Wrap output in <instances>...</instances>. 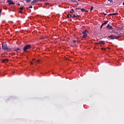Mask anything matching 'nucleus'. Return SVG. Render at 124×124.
I'll return each mask as SVG.
<instances>
[{
    "instance_id": "nucleus-16",
    "label": "nucleus",
    "mask_w": 124,
    "mask_h": 124,
    "mask_svg": "<svg viewBox=\"0 0 124 124\" xmlns=\"http://www.w3.org/2000/svg\"><path fill=\"white\" fill-rule=\"evenodd\" d=\"M72 19H75V18H77V17L75 16V14L73 15V16H72Z\"/></svg>"
},
{
    "instance_id": "nucleus-30",
    "label": "nucleus",
    "mask_w": 124,
    "mask_h": 124,
    "mask_svg": "<svg viewBox=\"0 0 124 124\" xmlns=\"http://www.w3.org/2000/svg\"><path fill=\"white\" fill-rule=\"evenodd\" d=\"M103 15H105V16H107V14H105L104 13H103Z\"/></svg>"
},
{
    "instance_id": "nucleus-7",
    "label": "nucleus",
    "mask_w": 124,
    "mask_h": 124,
    "mask_svg": "<svg viewBox=\"0 0 124 124\" xmlns=\"http://www.w3.org/2000/svg\"><path fill=\"white\" fill-rule=\"evenodd\" d=\"M107 29H109V30H113L112 26H110V24L107 25Z\"/></svg>"
},
{
    "instance_id": "nucleus-27",
    "label": "nucleus",
    "mask_w": 124,
    "mask_h": 124,
    "mask_svg": "<svg viewBox=\"0 0 124 124\" xmlns=\"http://www.w3.org/2000/svg\"><path fill=\"white\" fill-rule=\"evenodd\" d=\"M67 18H69V15H67Z\"/></svg>"
},
{
    "instance_id": "nucleus-9",
    "label": "nucleus",
    "mask_w": 124,
    "mask_h": 124,
    "mask_svg": "<svg viewBox=\"0 0 124 124\" xmlns=\"http://www.w3.org/2000/svg\"><path fill=\"white\" fill-rule=\"evenodd\" d=\"M117 15H118V13L110 14H109L108 16H117Z\"/></svg>"
},
{
    "instance_id": "nucleus-6",
    "label": "nucleus",
    "mask_w": 124,
    "mask_h": 124,
    "mask_svg": "<svg viewBox=\"0 0 124 124\" xmlns=\"http://www.w3.org/2000/svg\"><path fill=\"white\" fill-rule=\"evenodd\" d=\"M8 3V4L9 5H14V2H13V0H8L7 1Z\"/></svg>"
},
{
    "instance_id": "nucleus-29",
    "label": "nucleus",
    "mask_w": 124,
    "mask_h": 124,
    "mask_svg": "<svg viewBox=\"0 0 124 124\" xmlns=\"http://www.w3.org/2000/svg\"><path fill=\"white\" fill-rule=\"evenodd\" d=\"M108 0V1H109V2H111L112 1V0Z\"/></svg>"
},
{
    "instance_id": "nucleus-11",
    "label": "nucleus",
    "mask_w": 124,
    "mask_h": 124,
    "mask_svg": "<svg viewBox=\"0 0 124 124\" xmlns=\"http://www.w3.org/2000/svg\"><path fill=\"white\" fill-rule=\"evenodd\" d=\"M80 11H81V12H86V13L88 12V11H87V10H85L84 9H80Z\"/></svg>"
},
{
    "instance_id": "nucleus-23",
    "label": "nucleus",
    "mask_w": 124,
    "mask_h": 124,
    "mask_svg": "<svg viewBox=\"0 0 124 124\" xmlns=\"http://www.w3.org/2000/svg\"><path fill=\"white\" fill-rule=\"evenodd\" d=\"M72 42H73V44H75L77 42V40H75L74 41H73Z\"/></svg>"
},
{
    "instance_id": "nucleus-35",
    "label": "nucleus",
    "mask_w": 124,
    "mask_h": 124,
    "mask_svg": "<svg viewBox=\"0 0 124 124\" xmlns=\"http://www.w3.org/2000/svg\"><path fill=\"white\" fill-rule=\"evenodd\" d=\"M70 17H72V16H71V15H70Z\"/></svg>"
},
{
    "instance_id": "nucleus-14",
    "label": "nucleus",
    "mask_w": 124,
    "mask_h": 124,
    "mask_svg": "<svg viewBox=\"0 0 124 124\" xmlns=\"http://www.w3.org/2000/svg\"><path fill=\"white\" fill-rule=\"evenodd\" d=\"M70 13L72 14H74V10L73 9H71V10L70 11Z\"/></svg>"
},
{
    "instance_id": "nucleus-3",
    "label": "nucleus",
    "mask_w": 124,
    "mask_h": 124,
    "mask_svg": "<svg viewBox=\"0 0 124 124\" xmlns=\"http://www.w3.org/2000/svg\"><path fill=\"white\" fill-rule=\"evenodd\" d=\"M118 37V36L116 35H113L108 36V38H109L110 40L116 39H117Z\"/></svg>"
},
{
    "instance_id": "nucleus-15",
    "label": "nucleus",
    "mask_w": 124,
    "mask_h": 124,
    "mask_svg": "<svg viewBox=\"0 0 124 124\" xmlns=\"http://www.w3.org/2000/svg\"><path fill=\"white\" fill-rule=\"evenodd\" d=\"M108 23V21H106L105 22H104L103 24H102V25H106L107 23Z\"/></svg>"
},
{
    "instance_id": "nucleus-38",
    "label": "nucleus",
    "mask_w": 124,
    "mask_h": 124,
    "mask_svg": "<svg viewBox=\"0 0 124 124\" xmlns=\"http://www.w3.org/2000/svg\"><path fill=\"white\" fill-rule=\"evenodd\" d=\"M31 64H32V62H31Z\"/></svg>"
},
{
    "instance_id": "nucleus-13",
    "label": "nucleus",
    "mask_w": 124,
    "mask_h": 124,
    "mask_svg": "<svg viewBox=\"0 0 124 124\" xmlns=\"http://www.w3.org/2000/svg\"><path fill=\"white\" fill-rule=\"evenodd\" d=\"M17 51H21L19 48H16V49L14 50V51L17 52Z\"/></svg>"
},
{
    "instance_id": "nucleus-33",
    "label": "nucleus",
    "mask_w": 124,
    "mask_h": 124,
    "mask_svg": "<svg viewBox=\"0 0 124 124\" xmlns=\"http://www.w3.org/2000/svg\"><path fill=\"white\" fill-rule=\"evenodd\" d=\"M37 62H40V60H37Z\"/></svg>"
},
{
    "instance_id": "nucleus-10",
    "label": "nucleus",
    "mask_w": 124,
    "mask_h": 124,
    "mask_svg": "<svg viewBox=\"0 0 124 124\" xmlns=\"http://www.w3.org/2000/svg\"><path fill=\"white\" fill-rule=\"evenodd\" d=\"M112 32L115 34H119L118 30L112 31Z\"/></svg>"
},
{
    "instance_id": "nucleus-40",
    "label": "nucleus",
    "mask_w": 124,
    "mask_h": 124,
    "mask_svg": "<svg viewBox=\"0 0 124 124\" xmlns=\"http://www.w3.org/2000/svg\"><path fill=\"white\" fill-rule=\"evenodd\" d=\"M77 5H78V4H77Z\"/></svg>"
},
{
    "instance_id": "nucleus-1",
    "label": "nucleus",
    "mask_w": 124,
    "mask_h": 124,
    "mask_svg": "<svg viewBox=\"0 0 124 124\" xmlns=\"http://www.w3.org/2000/svg\"><path fill=\"white\" fill-rule=\"evenodd\" d=\"M2 49L7 51H11V48L7 46V44L5 43L2 44Z\"/></svg>"
},
{
    "instance_id": "nucleus-17",
    "label": "nucleus",
    "mask_w": 124,
    "mask_h": 124,
    "mask_svg": "<svg viewBox=\"0 0 124 124\" xmlns=\"http://www.w3.org/2000/svg\"><path fill=\"white\" fill-rule=\"evenodd\" d=\"M81 9H81V8H80V7H78V8H76V10H81Z\"/></svg>"
},
{
    "instance_id": "nucleus-22",
    "label": "nucleus",
    "mask_w": 124,
    "mask_h": 124,
    "mask_svg": "<svg viewBox=\"0 0 124 124\" xmlns=\"http://www.w3.org/2000/svg\"><path fill=\"white\" fill-rule=\"evenodd\" d=\"M2 9L0 10V16H1V14L2 13Z\"/></svg>"
},
{
    "instance_id": "nucleus-4",
    "label": "nucleus",
    "mask_w": 124,
    "mask_h": 124,
    "mask_svg": "<svg viewBox=\"0 0 124 124\" xmlns=\"http://www.w3.org/2000/svg\"><path fill=\"white\" fill-rule=\"evenodd\" d=\"M88 32V31H87V30L84 31L83 32H82V34H83V38H85L86 37H87V33Z\"/></svg>"
},
{
    "instance_id": "nucleus-18",
    "label": "nucleus",
    "mask_w": 124,
    "mask_h": 124,
    "mask_svg": "<svg viewBox=\"0 0 124 124\" xmlns=\"http://www.w3.org/2000/svg\"><path fill=\"white\" fill-rule=\"evenodd\" d=\"M122 30V28H118V29L116 31H121Z\"/></svg>"
},
{
    "instance_id": "nucleus-19",
    "label": "nucleus",
    "mask_w": 124,
    "mask_h": 124,
    "mask_svg": "<svg viewBox=\"0 0 124 124\" xmlns=\"http://www.w3.org/2000/svg\"><path fill=\"white\" fill-rule=\"evenodd\" d=\"M30 1H31V0H26V2H27V3H29Z\"/></svg>"
},
{
    "instance_id": "nucleus-26",
    "label": "nucleus",
    "mask_w": 124,
    "mask_h": 124,
    "mask_svg": "<svg viewBox=\"0 0 124 124\" xmlns=\"http://www.w3.org/2000/svg\"><path fill=\"white\" fill-rule=\"evenodd\" d=\"M101 50H106V48H101Z\"/></svg>"
},
{
    "instance_id": "nucleus-8",
    "label": "nucleus",
    "mask_w": 124,
    "mask_h": 124,
    "mask_svg": "<svg viewBox=\"0 0 124 124\" xmlns=\"http://www.w3.org/2000/svg\"><path fill=\"white\" fill-rule=\"evenodd\" d=\"M38 1H41V0H33V1L31 2V4H32L33 3H37Z\"/></svg>"
},
{
    "instance_id": "nucleus-34",
    "label": "nucleus",
    "mask_w": 124,
    "mask_h": 124,
    "mask_svg": "<svg viewBox=\"0 0 124 124\" xmlns=\"http://www.w3.org/2000/svg\"><path fill=\"white\" fill-rule=\"evenodd\" d=\"M35 61V59H32V61Z\"/></svg>"
},
{
    "instance_id": "nucleus-12",
    "label": "nucleus",
    "mask_w": 124,
    "mask_h": 124,
    "mask_svg": "<svg viewBox=\"0 0 124 124\" xmlns=\"http://www.w3.org/2000/svg\"><path fill=\"white\" fill-rule=\"evenodd\" d=\"M8 62V59H6L2 60V62Z\"/></svg>"
},
{
    "instance_id": "nucleus-2",
    "label": "nucleus",
    "mask_w": 124,
    "mask_h": 124,
    "mask_svg": "<svg viewBox=\"0 0 124 124\" xmlns=\"http://www.w3.org/2000/svg\"><path fill=\"white\" fill-rule=\"evenodd\" d=\"M31 45H26L25 46H24V47H23V49L24 52H27V50H30L31 49Z\"/></svg>"
},
{
    "instance_id": "nucleus-37",
    "label": "nucleus",
    "mask_w": 124,
    "mask_h": 124,
    "mask_svg": "<svg viewBox=\"0 0 124 124\" xmlns=\"http://www.w3.org/2000/svg\"><path fill=\"white\" fill-rule=\"evenodd\" d=\"M17 5L19 6V5H20V4H17Z\"/></svg>"
},
{
    "instance_id": "nucleus-25",
    "label": "nucleus",
    "mask_w": 124,
    "mask_h": 124,
    "mask_svg": "<svg viewBox=\"0 0 124 124\" xmlns=\"http://www.w3.org/2000/svg\"><path fill=\"white\" fill-rule=\"evenodd\" d=\"M104 26V25L101 24V27H100V28L102 29V27H103Z\"/></svg>"
},
{
    "instance_id": "nucleus-32",
    "label": "nucleus",
    "mask_w": 124,
    "mask_h": 124,
    "mask_svg": "<svg viewBox=\"0 0 124 124\" xmlns=\"http://www.w3.org/2000/svg\"><path fill=\"white\" fill-rule=\"evenodd\" d=\"M76 16L77 18H78V17H79V16H78H78Z\"/></svg>"
},
{
    "instance_id": "nucleus-39",
    "label": "nucleus",
    "mask_w": 124,
    "mask_h": 124,
    "mask_svg": "<svg viewBox=\"0 0 124 124\" xmlns=\"http://www.w3.org/2000/svg\"><path fill=\"white\" fill-rule=\"evenodd\" d=\"M74 2H77V1L75 0Z\"/></svg>"
},
{
    "instance_id": "nucleus-28",
    "label": "nucleus",
    "mask_w": 124,
    "mask_h": 124,
    "mask_svg": "<svg viewBox=\"0 0 124 124\" xmlns=\"http://www.w3.org/2000/svg\"><path fill=\"white\" fill-rule=\"evenodd\" d=\"M45 4L46 5H48L49 3H46Z\"/></svg>"
},
{
    "instance_id": "nucleus-36",
    "label": "nucleus",
    "mask_w": 124,
    "mask_h": 124,
    "mask_svg": "<svg viewBox=\"0 0 124 124\" xmlns=\"http://www.w3.org/2000/svg\"><path fill=\"white\" fill-rule=\"evenodd\" d=\"M123 5H124V2H123Z\"/></svg>"
},
{
    "instance_id": "nucleus-20",
    "label": "nucleus",
    "mask_w": 124,
    "mask_h": 124,
    "mask_svg": "<svg viewBox=\"0 0 124 124\" xmlns=\"http://www.w3.org/2000/svg\"><path fill=\"white\" fill-rule=\"evenodd\" d=\"M23 9H24V8L23 7H20V10L23 11Z\"/></svg>"
},
{
    "instance_id": "nucleus-21",
    "label": "nucleus",
    "mask_w": 124,
    "mask_h": 124,
    "mask_svg": "<svg viewBox=\"0 0 124 124\" xmlns=\"http://www.w3.org/2000/svg\"><path fill=\"white\" fill-rule=\"evenodd\" d=\"M93 6H92V7L91 8V10H90V12L93 11Z\"/></svg>"
},
{
    "instance_id": "nucleus-24",
    "label": "nucleus",
    "mask_w": 124,
    "mask_h": 124,
    "mask_svg": "<svg viewBox=\"0 0 124 124\" xmlns=\"http://www.w3.org/2000/svg\"><path fill=\"white\" fill-rule=\"evenodd\" d=\"M31 8H32V6H29V7H28V9H31Z\"/></svg>"
},
{
    "instance_id": "nucleus-5",
    "label": "nucleus",
    "mask_w": 124,
    "mask_h": 124,
    "mask_svg": "<svg viewBox=\"0 0 124 124\" xmlns=\"http://www.w3.org/2000/svg\"><path fill=\"white\" fill-rule=\"evenodd\" d=\"M105 42L104 41H99L97 43H96V44L99 45H103L105 44Z\"/></svg>"
},
{
    "instance_id": "nucleus-31",
    "label": "nucleus",
    "mask_w": 124,
    "mask_h": 124,
    "mask_svg": "<svg viewBox=\"0 0 124 124\" xmlns=\"http://www.w3.org/2000/svg\"><path fill=\"white\" fill-rule=\"evenodd\" d=\"M19 13H20V14H22L23 13L22 12V11H19Z\"/></svg>"
}]
</instances>
